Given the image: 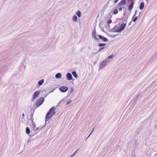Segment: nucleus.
Returning a JSON list of instances; mask_svg holds the SVG:
<instances>
[{
	"label": "nucleus",
	"mask_w": 157,
	"mask_h": 157,
	"mask_svg": "<svg viewBox=\"0 0 157 157\" xmlns=\"http://www.w3.org/2000/svg\"><path fill=\"white\" fill-rule=\"evenodd\" d=\"M56 113L55 111V108L54 107H52L49 110L48 112L46 114L45 117V119H46L45 121H46L48 120L47 119H49L52 117L53 115Z\"/></svg>",
	"instance_id": "f257e3e1"
},
{
	"label": "nucleus",
	"mask_w": 157,
	"mask_h": 157,
	"mask_svg": "<svg viewBox=\"0 0 157 157\" xmlns=\"http://www.w3.org/2000/svg\"><path fill=\"white\" fill-rule=\"evenodd\" d=\"M44 100V98L43 97L39 98L35 104L34 108L36 109L40 106L43 103Z\"/></svg>",
	"instance_id": "f03ea898"
},
{
	"label": "nucleus",
	"mask_w": 157,
	"mask_h": 157,
	"mask_svg": "<svg viewBox=\"0 0 157 157\" xmlns=\"http://www.w3.org/2000/svg\"><path fill=\"white\" fill-rule=\"evenodd\" d=\"M127 20V18L126 19L125 23H122L120 26H119L118 28L116 29L115 31L117 32L118 33H121L123 31L126 27Z\"/></svg>",
	"instance_id": "7ed1b4c3"
},
{
	"label": "nucleus",
	"mask_w": 157,
	"mask_h": 157,
	"mask_svg": "<svg viewBox=\"0 0 157 157\" xmlns=\"http://www.w3.org/2000/svg\"><path fill=\"white\" fill-rule=\"evenodd\" d=\"M107 64L105 62V61H103L101 62L100 63L99 67V70H101L102 68H104Z\"/></svg>",
	"instance_id": "20e7f679"
},
{
	"label": "nucleus",
	"mask_w": 157,
	"mask_h": 157,
	"mask_svg": "<svg viewBox=\"0 0 157 157\" xmlns=\"http://www.w3.org/2000/svg\"><path fill=\"white\" fill-rule=\"evenodd\" d=\"M60 90L63 93L66 92L68 90V88L65 86H63L59 88Z\"/></svg>",
	"instance_id": "39448f33"
},
{
	"label": "nucleus",
	"mask_w": 157,
	"mask_h": 157,
	"mask_svg": "<svg viewBox=\"0 0 157 157\" xmlns=\"http://www.w3.org/2000/svg\"><path fill=\"white\" fill-rule=\"evenodd\" d=\"M40 93V91H36L33 94V100L36 98L38 97L39 94Z\"/></svg>",
	"instance_id": "423d86ee"
},
{
	"label": "nucleus",
	"mask_w": 157,
	"mask_h": 157,
	"mask_svg": "<svg viewBox=\"0 0 157 157\" xmlns=\"http://www.w3.org/2000/svg\"><path fill=\"white\" fill-rule=\"evenodd\" d=\"M98 36L99 37V38L100 39L102 40V42H107L108 41V39L107 38L105 37L102 36L101 35H98Z\"/></svg>",
	"instance_id": "0eeeda50"
},
{
	"label": "nucleus",
	"mask_w": 157,
	"mask_h": 157,
	"mask_svg": "<svg viewBox=\"0 0 157 157\" xmlns=\"http://www.w3.org/2000/svg\"><path fill=\"white\" fill-rule=\"evenodd\" d=\"M92 35L93 37L96 40H99V39L96 37V29L95 28H94L92 32Z\"/></svg>",
	"instance_id": "6e6552de"
},
{
	"label": "nucleus",
	"mask_w": 157,
	"mask_h": 157,
	"mask_svg": "<svg viewBox=\"0 0 157 157\" xmlns=\"http://www.w3.org/2000/svg\"><path fill=\"white\" fill-rule=\"evenodd\" d=\"M66 77L67 79L69 81L71 80L73 78L71 74L70 73H67V74Z\"/></svg>",
	"instance_id": "1a4fd4ad"
},
{
	"label": "nucleus",
	"mask_w": 157,
	"mask_h": 157,
	"mask_svg": "<svg viewBox=\"0 0 157 157\" xmlns=\"http://www.w3.org/2000/svg\"><path fill=\"white\" fill-rule=\"evenodd\" d=\"M126 3V0H122L118 4L117 6H121L123 5H125Z\"/></svg>",
	"instance_id": "9d476101"
},
{
	"label": "nucleus",
	"mask_w": 157,
	"mask_h": 157,
	"mask_svg": "<svg viewBox=\"0 0 157 157\" xmlns=\"http://www.w3.org/2000/svg\"><path fill=\"white\" fill-rule=\"evenodd\" d=\"M134 3V1H132L131 3L128 7V10H131L133 9V5Z\"/></svg>",
	"instance_id": "9b49d317"
},
{
	"label": "nucleus",
	"mask_w": 157,
	"mask_h": 157,
	"mask_svg": "<svg viewBox=\"0 0 157 157\" xmlns=\"http://www.w3.org/2000/svg\"><path fill=\"white\" fill-rule=\"evenodd\" d=\"M137 101V99L136 98H134L130 102V104H131L133 106H134L136 104Z\"/></svg>",
	"instance_id": "f8f14e48"
},
{
	"label": "nucleus",
	"mask_w": 157,
	"mask_h": 157,
	"mask_svg": "<svg viewBox=\"0 0 157 157\" xmlns=\"http://www.w3.org/2000/svg\"><path fill=\"white\" fill-rule=\"evenodd\" d=\"M62 76L61 74L60 73H58L56 74L55 75V78H56L59 79L61 78Z\"/></svg>",
	"instance_id": "ddd939ff"
},
{
	"label": "nucleus",
	"mask_w": 157,
	"mask_h": 157,
	"mask_svg": "<svg viewBox=\"0 0 157 157\" xmlns=\"http://www.w3.org/2000/svg\"><path fill=\"white\" fill-rule=\"evenodd\" d=\"M144 3L143 2H141L140 4V7H139L140 9L141 10H143L144 8Z\"/></svg>",
	"instance_id": "4468645a"
},
{
	"label": "nucleus",
	"mask_w": 157,
	"mask_h": 157,
	"mask_svg": "<svg viewBox=\"0 0 157 157\" xmlns=\"http://www.w3.org/2000/svg\"><path fill=\"white\" fill-rule=\"evenodd\" d=\"M44 82V79H42L38 82V84L39 86H40Z\"/></svg>",
	"instance_id": "2eb2a0df"
},
{
	"label": "nucleus",
	"mask_w": 157,
	"mask_h": 157,
	"mask_svg": "<svg viewBox=\"0 0 157 157\" xmlns=\"http://www.w3.org/2000/svg\"><path fill=\"white\" fill-rule=\"evenodd\" d=\"M25 132L28 135H29L30 132V128L29 127H27L25 129Z\"/></svg>",
	"instance_id": "dca6fc26"
},
{
	"label": "nucleus",
	"mask_w": 157,
	"mask_h": 157,
	"mask_svg": "<svg viewBox=\"0 0 157 157\" xmlns=\"http://www.w3.org/2000/svg\"><path fill=\"white\" fill-rule=\"evenodd\" d=\"M78 17L76 15L74 16L72 18V20L74 22H76L77 21Z\"/></svg>",
	"instance_id": "f3484780"
},
{
	"label": "nucleus",
	"mask_w": 157,
	"mask_h": 157,
	"mask_svg": "<svg viewBox=\"0 0 157 157\" xmlns=\"http://www.w3.org/2000/svg\"><path fill=\"white\" fill-rule=\"evenodd\" d=\"M72 74L75 78H78V75L77 74V73L75 71H73L72 72Z\"/></svg>",
	"instance_id": "a211bd4d"
},
{
	"label": "nucleus",
	"mask_w": 157,
	"mask_h": 157,
	"mask_svg": "<svg viewBox=\"0 0 157 157\" xmlns=\"http://www.w3.org/2000/svg\"><path fill=\"white\" fill-rule=\"evenodd\" d=\"M138 18L137 16H133L132 18V20L134 22H136Z\"/></svg>",
	"instance_id": "6ab92c4d"
},
{
	"label": "nucleus",
	"mask_w": 157,
	"mask_h": 157,
	"mask_svg": "<svg viewBox=\"0 0 157 157\" xmlns=\"http://www.w3.org/2000/svg\"><path fill=\"white\" fill-rule=\"evenodd\" d=\"M76 14L78 17H80L81 16V13L79 10H78L76 12Z\"/></svg>",
	"instance_id": "aec40b11"
},
{
	"label": "nucleus",
	"mask_w": 157,
	"mask_h": 157,
	"mask_svg": "<svg viewBox=\"0 0 157 157\" xmlns=\"http://www.w3.org/2000/svg\"><path fill=\"white\" fill-rule=\"evenodd\" d=\"M106 45V44L105 43H100L98 44V46L99 47H102L105 46Z\"/></svg>",
	"instance_id": "412c9836"
},
{
	"label": "nucleus",
	"mask_w": 157,
	"mask_h": 157,
	"mask_svg": "<svg viewBox=\"0 0 157 157\" xmlns=\"http://www.w3.org/2000/svg\"><path fill=\"white\" fill-rule=\"evenodd\" d=\"M33 126L34 131H36L39 128H36V125L34 123H33Z\"/></svg>",
	"instance_id": "4be33fe9"
},
{
	"label": "nucleus",
	"mask_w": 157,
	"mask_h": 157,
	"mask_svg": "<svg viewBox=\"0 0 157 157\" xmlns=\"http://www.w3.org/2000/svg\"><path fill=\"white\" fill-rule=\"evenodd\" d=\"M100 48L98 50V52H99L102 50H104L105 48V47H100Z\"/></svg>",
	"instance_id": "5701e85b"
},
{
	"label": "nucleus",
	"mask_w": 157,
	"mask_h": 157,
	"mask_svg": "<svg viewBox=\"0 0 157 157\" xmlns=\"http://www.w3.org/2000/svg\"><path fill=\"white\" fill-rule=\"evenodd\" d=\"M118 13V11L117 9H115L113 12V13L114 14H116Z\"/></svg>",
	"instance_id": "b1692460"
},
{
	"label": "nucleus",
	"mask_w": 157,
	"mask_h": 157,
	"mask_svg": "<svg viewBox=\"0 0 157 157\" xmlns=\"http://www.w3.org/2000/svg\"><path fill=\"white\" fill-rule=\"evenodd\" d=\"M104 61H105V62L106 63L108 64V63H109L110 62V61L109 60V59H108V58H106L105 60H104Z\"/></svg>",
	"instance_id": "393cba45"
},
{
	"label": "nucleus",
	"mask_w": 157,
	"mask_h": 157,
	"mask_svg": "<svg viewBox=\"0 0 157 157\" xmlns=\"http://www.w3.org/2000/svg\"><path fill=\"white\" fill-rule=\"evenodd\" d=\"M74 91V90L73 88L72 87H71V90L69 92V95H70V94H71V93H72V92H73Z\"/></svg>",
	"instance_id": "a878e982"
},
{
	"label": "nucleus",
	"mask_w": 157,
	"mask_h": 157,
	"mask_svg": "<svg viewBox=\"0 0 157 157\" xmlns=\"http://www.w3.org/2000/svg\"><path fill=\"white\" fill-rule=\"evenodd\" d=\"M117 27V26L115 25L114 26V27L112 29V32H117L115 31L116 30L115 29V28Z\"/></svg>",
	"instance_id": "bb28decb"
},
{
	"label": "nucleus",
	"mask_w": 157,
	"mask_h": 157,
	"mask_svg": "<svg viewBox=\"0 0 157 157\" xmlns=\"http://www.w3.org/2000/svg\"><path fill=\"white\" fill-rule=\"evenodd\" d=\"M21 66H22V67H23L24 69H25L26 67V66L25 65H24L23 64V63H21Z\"/></svg>",
	"instance_id": "cd10ccee"
},
{
	"label": "nucleus",
	"mask_w": 157,
	"mask_h": 157,
	"mask_svg": "<svg viewBox=\"0 0 157 157\" xmlns=\"http://www.w3.org/2000/svg\"><path fill=\"white\" fill-rule=\"evenodd\" d=\"M118 35V34L114 35H110V36L111 37H112V38H114L117 35Z\"/></svg>",
	"instance_id": "c85d7f7f"
},
{
	"label": "nucleus",
	"mask_w": 157,
	"mask_h": 157,
	"mask_svg": "<svg viewBox=\"0 0 157 157\" xmlns=\"http://www.w3.org/2000/svg\"><path fill=\"white\" fill-rule=\"evenodd\" d=\"M112 22V20L111 19H109L107 21V23L108 24H109L111 23Z\"/></svg>",
	"instance_id": "c756f323"
},
{
	"label": "nucleus",
	"mask_w": 157,
	"mask_h": 157,
	"mask_svg": "<svg viewBox=\"0 0 157 157\" xmlns=\"http://www.w3.org/2000/svg\"><path fill=\"white\" fill-rule=\"evenodd\" d=\"M113 57V55H111L110 56H109L107 58H108L109 59H111L112 58V57Z\"/></svg>",
	"instance_id": "7c9ffc66"
},
{
	"label": "nucleus",
	"mask_w": 157,
	"mask_h": 157,
	"mask_svg": "<svg viewBox=\"0 0 157 157\" xmlns=\"http://www.w3.org/2000/svg\"><path fill=\"white\" fill-rule=\"evenodd\" d=\"M71 100H70L69 101H68V102H67L66 104L67 105H69V104H70V103H71Z\"/></svg>",
	"instance_id": "2f4dec72"
},
{
	"label": "nucleus",
	"mask_w": 157,
	"mask_h": 157,
	"mask_svg": "<svg viewBox=\"0 0 157 157\" xmlns=\"http://www.w3.org/2000/svg\"><path fill=\"white\" fill-rule=\"evenodd\" d=\"M94 128L92 130V131H91V132L90 133V134L88 136V137H89L90 136V135L92 134V132H93V131H94Z\"/></svg>",
	"instance_id": "473e14b6"
},
{
	"label": "nucleus",
	"mask_w": 157,
	"mask_h": 157,
	"mask_svg": "<svg viewBox=\"0 0 157 157\" xmlns=\"http://www.w3.org/2000/svg\"><path fill=\"white\" fill-rule=\"evenodd\" d=\"M33 113H34V112H33V113H31V118H33Z\"/></svg>",
	"instance_id": "72a5a7b5"
},
{
	"label": "nucleus",
	"mask_w": 157,
	"mask_h": 157,
	"mask_svg": "<svg viewBox=\"0 0 157 157\" xmlns=\"http://www.w3.org/2000/svg\"><path fill=\"white\" fill-rule=\"evenodd\" d=\"M119 0H114V3H116L119 1Z\"/></svg>",
	"instance_id": "f704fd0d"
},
{
	"label": "nucleus",
	"mask_w": 157,
	"mask_h": 157,
	"mask_svg": "<svg viewBox=\"0 0 157 157\" xmlns=\"http://www.w3.org/2000/svg\"><path fill=\"white\" fill-rule=\"evenodd\" d=\"M31 121L32 122V124H33V123H34L33 122V118H31Z\"/></svg>",
	"instance_id": "c9c22d12"
},
{
	"label": "nucleus",
	"mask_w": 157,
	"mask_h": 157,
	"mask_svg": "<svg viewBox=\"0 0 157 157\" xmlns=\"http://www.w3.org/2000/svg\"><path fill=\"white\" fill-rule=\"evenodd\" d=\"M55 90V88L53 89L51 91H50L49 92V93H50L51 92H53Z\"/></svg>",
	"instance_id": "e433bc0d"
},
{
	"label": "nucleus",
	"mask_w": 157,
	"mask_h": 157,
	"mask_svg": "<svg viewBox=\"0 0 157 157\" xmlns=\"http://www.w3.org/2000/svg\"><path fill=\"white\" fill-rule=\"evenodd\" d=\"M137 12V11L136 10L135 11V13L133 16H135L136 15V13Z\"/></svg>",
	"instance_id": "4c0bfd02"
},
{
	"label": "nucleus",
	"mask_w": 157,
	"mask_h": 157,
	"mask_svg": "<svg viewBox=\"0 0 157 157\" xmlns=\"http://www.w3.org/2000/svg\"><path fill=\"white\" fill-rule=\"evenodd\" d=\"M22 118H24L25 117V114L24 113H23L22 114Z\"/></svg>",
	"instance_id": "58836bf2"
},
{
	"label": "nucleus",
	"mask_w": 157,
	"mask_h": 157,
	"mask_svg": "<svg viewBox=\"0 0 157 157\" xmlns=\"http://www.w3.org/2000/svg\"><path fill=\"white\" fill-rule=\"evenodd\" d=\"M119 11H121L122 10V8L121 7L119 9Z\"/></svg>",
	"instance_id": "ea45409f"
},
{
	"label": "nucleus",
	"mask_w": 157,
	"mask_h": 157,
	"mask_svg": "<svg viewBox=\"0 0 157 157\" xmlns=\"http://www.w3.org/2000/svg\"><path fill=\"white\" fill-rule=\"evenodd\" d=\"M78 149H77L75 151V152H74V154H76V153L78 151Z\"/></svg>",
	"instance_id": "a19ab883"
},
{
	"label": "nucleus",
	"mask_w": 157,
	"mask_h": 157,
	"mask_svg": "<svg viewBox=\"0 0 157 157\" xmlns=\"http://www.w3.org/2000/svg\"><path fill=\"white\" fill-rule=\"evenodd\" d=\"M31 141L30 140L28 139V140L27 143H29Z\"/></svg>",
	"instance_id": "79ce46f5"
},
{
	"label": "nucleus",
	"mask_w": 157,
	"mask_h": 157,
	"mask_svg": "<svg viewBox=\"0 0 157 157\" xmlns=\"http://www.w3.org/2000/svg\"><path fill=\"white\" fill-rule=\"evenodd\" d=\"M140 96V94H138V95H137V96L136 97V98H136V99H137V98Z\"/></svg>",
	"instance_id": "37998d69"
},
{
	"label": "nucleus",
	"mask_w": 157,
	"mask_h": 157,
	"mask_svg": "<svg viewBox=\"0 0 157 157\" xmlns=\"http://www.w3.org/2000/svg\"><path fill=\"white\" fill-rule=\"evenodd\" d=\"M63 99H62L61 101H60V102L58 103V105H59V104H60L61 103V102H62V101L63 100Z\"/></svg>",
	"instance_id": "c03bdc74"
},
{
	"label": "nucleus",
	"mask_w": 157,
	"mask_h": 157,
	"mask_svg": "<svg viewBox=\"0 0 157 157\" xmlns=\"http://www.w3.org/2000/svg\"><path fill=\"white\" fill-rule=\"evenodd\" d=\"M157 127V125H155L154 127L156 129Z\"/></svg>",
	"instance_id": "a18cd8bd"
},
{
	"label": "nucleus",
	"mask_w": 157,
	"mask_h": 157,
	"mask_svg": "<svg viewBox=\"0 0 157 157\" xmlns=\"http://www.w3.org/2000/svg\"><path fill=\"white\" fill-rule=\"evenodd\" d=\"M75 155V154L74 153L71 156V157H73V156H74Z\"/></svg>",
	"instance_id": "49530a36"
},
{
	"label": "nucleus",
	"mask_w": 157,
	"mask_h": 157,
	"mask_svg": "<svg viewBox=\"0 0 157 157\" xmlns=\"http://www.w3.org/2000/svg\"><path fill=\"white\" fill-rule=\"evenodd\" d=\"M33 136V135H32V134H31V135H29V136L30 137H31Z\"/></svg>",
	"instance_id": "de8ad7c7"
},
{
	"label": "nucleus",
	"mask_w": 157,
	"mask_h": 157,
	"mask_svg": "<svg viewBox=\"0 0 157 157\" xmlns=\"http://www.w3.org/2000/svg\"><path fill=\"white\" fill-rule=\"evenodd\" d=\"M146 1L147 2V3H148V2L149 0H146Z\"/></svg>",
	"instance_id": "09e8293b"
},
{
	"label": "nucleus",
	"mask_w": 157,
	"mask_h": 157,
	"mask_svg": "<svg viewBox=\"0 0 157 157\" xmlns=\"http://www.w3.org/2000/svg\"><path fill=\"white\" fill-rule=\"evenodd\" d=\"M131 23V21L130 22L129 24V25H130Z\"/></svg>",
	"instance_id": "8fccbe9b"
},
{
	"label": "nucleus",
	"mask_w": 157,
	"mask_h": 157,
	"mask_svg": "<svg viewBox=\"0 0 157 157\" xmlns=\"http://www.w3.org/2000/svg\"><path fill=\"white\" fill-rule=\"evenodd\" d=\"M69 93H68V94H67V96H69Z\"/></svg>",
	"instance_id": "3c124183"
},
{
	"label": "nucleus",
	"mask_w": 157,
	"mask_h": 157,
	"mask_svg": "<svg viewBox=\"0 0 157 157\" xmlns=\"http://www.w3.org/2000/svg\"><path fill=\"white\" fill-rule=\"evenodd\" d=\"M89 137H88V136L87 137V138L85 140H86Z\"/></svg>",
	"instance_id": "603ef678"
},
{
	"label": "nucleus",
	"mask_w": 157,
	"mask_h": 157,
	"mask_svg": "<svg viewBox=\"0 0 157 157\" xmlns=\"http://www.w3.org/2000/svg\"><path fill=\"white\" fill-rule=\"evenodd\" d=\"M125 14V12H124V13H123V15H124Z\"/></svg>",
	"instance_id": "864d4df0"
},
{
	"label": "nucleus",
	"mask_w": 157,
	"mask_h": 157,
	"mask_svg": "<svg viewBox=\"0 0 157 157\" xmlns=\"http://www.w3.org/2000/svg\"><path fill=\"white\" fill-rule=\"evenodd\" d=\"M140 13H139V15H140ZM139 16H140V15H139Z\"/></svg>",
	"instance_id": "5fc2aeb1"
}]
</instances>
